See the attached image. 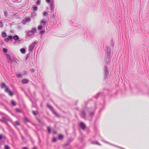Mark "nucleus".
Masks as SVG:
<instances>
[{
  "label": "nucleus",
  "mask_w": 149,
  "mask_h": 149,
  "mask_svg": "<svg viewBox=\"0 0 149 149\" xmlns=\"http://www.w3.org/2000/svg\"><path fill=\"white\" fill-rule=\"evenodd\" d=\"M65 149H71L72 147L71 146H66L64 147Z\"/></svg>",
  "instance_id": "43"
},
{
  "label": "nucleus",
  "mask_w": 149,
  "mask_h": 149,
  "mask_svg": "<svg viewBox=\"0 0 149 149\" xmlns=\"http://www.w3.org/2000/svg\"><path fill=\"white\" fill-rule=\"evenodd\" d=\"M46 1L48 3H51V0H46Z\"/></svg>",
  "instance_id": "53"
},
{
  "label": "nucleus",
  "mask_w": 149,
  "mask_h": 149,
  "mask_svg": "<svg viewBox=\"0 0 149 149\" xmlns=\"http://www.w3.org/2000/svg\"><path fill=\"white\" fill-rule=\"evenodd\" d=\"M13 38L15 41H20V40H19V37L17 35L14 36H13L11 35L8 36V38H5L4 39V40L5 42H8L9 41V40L12 41ZM21 40H20V41Z\"/></svg>",
  "instance_id": "2"
},
{
  "label": "nucleus",
  "mask_w": 149,
  "mask_h": 149,
  "mask_svg": "<svg viewBox=\"0 0 149 149\" xmlns=\"http://www.w3.org/2000/svg\"><path fill=\"white\" fill-rule=\"evenodd\" d=\"M99 96H102L104 97V92H99L97 93L96 95L93 96V97L97 99Z\"/></svg>",
  "instance_id": "9"
},
{
  "label": "nucleus",
  "mask_w": 149,
  "mask_h": 149,
  "mask_svg": "<svg viewBox=\"0 0 149 149\" xmlns=\"http://www.w3.org/2000/svg\"><path fill=\"white\" fill-rule=\"evenodd\" d=\"M54 1H52L50 3V8L51 11H54Z\"/></svg>",
  "instance_id": "11"
},
{
  "label": "nucleus",
  "mask_w": 149,
  "mask_h": 149,
  "mask_svg": "<svg viewBox=\"0 0 149 149\" xmlns=\"http://www.w3.org/2000/svg\"><path fill=\"white\" fill-rule=\"evenodd\" d=\"M6 136H3L2 134H0V140L3 139H5Z\"/></svg>",
  "instance_id": "44"
},
{
  "label": "nucleus",
  "mask_w": 149,
  "mask_h": 149,
  "mask_svg": "<svg viewBox=\"0 0 149 149\" xmlns=\"http://www.w3.org/2000/svg\"><path fill=\"white\" fill-rule=\"evenodd\" d=\"M13 124L14 126L17 129V126H19L20 125V124L19 122L18 121H16L13 123Z\"/></svg>",
  "instance_id": "15"
},
{
  "label": "nucleus",
  "mask_w": 149,
  "mask_h": 149,
  "mask_svg": "<svg viewBox=\"0 0 149 149\" xmlns=\"http://www.w3.org/2000/svg\"><path fill=\"white\" fill-rule=\"evenodd\" d=\"M88 101H85L84 102L85 104L86 105L88 104Z\"/></svg>",
  "instance_id": "57"
},
{
  "label": "nucleus",
  "mask_w": 149,
  "mask_h": 149,
  "mask_svg": "<svg viewBox=\"0 0 149 149\" xmlns=\"http://www.w3.org/2000/svg\"><path fill=\"white\" fill-rule=\"evenodd\" d=\"M72 139H69L66 141V142L64 144V147L66 146H70L69 145L70 143L72 141Z\"/></svg>",
  "instance_id": "12"
},
{
  "label": "nucleus",
  "mask_w": 149,
  "mask_h": 149,
  "mask_svg": "<svg viewBox=\"0 0 149 149\" xmlns=\"http://www.w3.org/2000/svg\"><path fill=\"white\" fill-rule=\"evenodd\" d=\"M28 58V57L26 56L25 58V60L26 61L27 60Z\"/></svg>",
  "instance_id": "58"
},
{
  "label": "nucleus",
  "mask_w": 149,
  "mask_h": 149,
  "mask_svg": "<svg viewBox=\"0 0 149 149\" xmlns=\"http://www.w3.org/2000/svg\"><path fill=\"white\" fill-rule=\"evenodd\" d=\"M24 121L25 123L29 122V120L26 117H25L24 119Z\"/></svg>",
  "instance_id": "39"
},
{
  "label": "nucleus",
  "mask_w": 149,
  "mask_h": 149,
  "mask_svg": "<svg viewBox=\"0 0 149 149\" xmlns=\"http://www.w3.org/2000/svg\"><path fill=\"white\" fill-rule=\"evenodd\" d=\"M37 14L35 12H32L31 13V18H33L36 16Z\"/></svg>",
  "instance_id": "22"
},
{
  "label": "nucleus",
  "mask_w": 149,
  "mask_h": 149,
  "mask_svg": "<svg viewBox=\"0 0 149 149\" xmlns=\"http://www.w3.org/2000/svg\"><path fill=\"white\" fill-rule=\"evenodd\" d=\"M33 94L35 96V97H36V93H35V92H33Z\"/></svg>",
  "instance_id": "62"
},
{
  "label": "nucleus",
  "mask_w": 149,
  "mask_h": 149,
  "mask_svg": "<svg viewBox=\"0 0 149 149\" xmlns=\"http://www.w3.org/2000/svg\"><path fill=\"white\" fill-rule=\"evenodd\" d=\"M95 108L94 110V111L91 112H90L89 113V116L90 117H93L94 116V113L95 112Z\"/></svg>",
  "instance_id": "24"
},
{
  "label": "nucleus",
  "mask_w": 149,
  "mask_h": 149,
  "mask_svg": "<svg viewBox=\"0 0 149 149\" xmlns=\"http://www.w3.org/2000/svg\"><path fill=\"white\" fill-rule=\"evenodd\" d=\"M5 149H10L8 145H6L4 147Z\"/></svg>",
  "instance_id": "51"
},
{
  "label": "nucleus",
  "mask_w": 149,
  "mask_h": 149,
  "mask_svg": "<svg viewBox=\"0 0 149 149\" xmlns=\"http://www.w3.org/2000/svg\"><path fill=\"white\" fill-rule=\"evenodd\" d=\"M31 71L32 73H34V70L33 69H32L31 70Z\"/></svg>",
  "instance_id": "54"
},
{
  "label": "nucleus",
  "mask_w": 149,
  "mask_h": 149,
  "mask_svg": "<svg viewBox=\"0 0 149 149\" xmlns=\"http://www.w3.org/2000/svg\"><path fill=\"white\" fill-rule=\"evenodd\" d=\"M36 119L40 125L42 126H43L45 125V123L43 121H41L39 118H37Z\"/></svg>",
  "instance_id": "16"
},
{
  "label": "nucleus",
  "mask_w": 149,
  "mask_h": 149,
  "mask_svg": "<svg viewBox=\"0 0 149 149\" xmlns=\"http://www.w3.org/2000/svg\"><path fill=\"white\" fill-rule=\"evenodd\" d=\"M107 51L105 52V61L107 64H109L110 63L111 58L113 55V53H111V48L108 46L106 47Z\"/></svg>",
  "instance_id": "1"
},
{
  "label": "nucleus",
  "mask_w": 149,
  "mask_h": 149,
  "mask_svg": "<svg viewBox=\"0 0 149 149\" xmlns=\"http://www.w3.org/2000/svg\"><path fill=\"white\" fill-rule=\"evenodd\" d=\"M0 121L3 123H6L7 122V120L6 118L3 117L0 119Z\"/></svg>",
  "instance_id": "20"
},
{
  "label": "nucleus",
  "mask_w": 149,
  "mask_h": 149,
  "mask_svg": "<svg viewBox=\"0 0 149 149\" xmlns=\"http://www.w3.org/2000/svg\"><path fill=\"white\" fill-rule=\"evenodd\" d=\"M53 133L54 134H56V133H57V132L56 131V130H54L53 131Z\"/></svg>",
  "instance_id": "59"
},
{
  "label": "nucleus",
  "mask_w": 149,
  "mask_h": 149,
  "mask_svg": "<svg viewBox=\"0 0 149 149\" xmlns=\"http://www.w3.org/2000/svg\"><path fill=\"white\" fill-rule=\"evenodd\" d=\"M21 81L22 84H26L29 83V81L26 79H24L22 80Z\"/></svg>",
  "instance_id": "18"
},
{
  "label": "nucleus",
  "mask_w": 149,
  "mask_h": 149,
  "mask_svg": "<svg viewBox=\"0 0 149 149\" xmlns=\"http://www.w3.org/2000/svg\"><path fill=\"white\" fill-rule=\"evenodd\" d=\"M22 149H28V148L26 147H24L22 148Z\"/></svg>",
  "instance_id": "60"
},
{
  "label": "nucleus",
  "mask_w": 149,
  "mask_h": 149,
  "mask_svg": "<svg viewBox=\"0 0 149 149\" xmlns=\"http://www.w3.org/2000/svg\"><path fill=\"white\" fill-rule=\"evenodd\" d=\"M57 140V139L56 138L54 137L52 141L53 142H55Z\"/></svg>",
  "instance_id": "52"
},
{
  "label": "nucleus",
  "mask_w": 149,
  "mask_h": 149,
  "mask_svg": "<svg viewBox=\"0 0 149 149\" xmlns=\"http://www.w3.org/2000/svg\"><path fill=\"white\" fill-rule=\"evenodd\" d=\"M36 28H34L32 29L31 30L26 31L25 32L26 33L25 37H29L33 35L36 33Z\"/></svg>",
  "instance_id": "4"
},
{
  "label": "nucleus",
  "mask_w": 149,
  "mask_h": 149,
  "mask_svg": "<svg viewBox=\"0 0 149 149\" xmlns=\"http://www.w3.org/2000/svg\"><path fill=\"white\" fill-rule=\"evenodd\" d=\"M3 114V113L1 112L0 111V115H1Z\"/></svg>",
  "instance_id": "64"
},
{
  "label": "nucleus",
  "mask_w": 149,
  "mask_h": 149,
  "mask_svg": "<svg viewBox=\"0 0 149 149\" xmlns=\"http://www.w3.org/2000/svg\"><path fill=\"white\" fill-rule=\"evenodd\" d=\"M42 28L43 26L41 25H40L38 26V29L39 30H41L42 29Z\"/></svg>",
  "instance_id": "40"
},
{
  "label": "nucleus",
  "mask_w": 149,
  "mask_h": 149,
  "mask_svg": "<svg viewBox=\"0 0 149 149\" xmlns=\"http://www.w3.org/2000/svg\"><path fill=\"white\" fill-rule=\"evenodd\" d=\"M14 1H13V2L14 3H20L21 2V0H14Z\"/></svg>",
  "instance_id": "46"
},
{
  "label": "nucleus",
  "mask_w": 149,
  "mask_h": 149,
  "mask_svg": "<svg viewBox=\"0 0 149 149\" xmlns=\"http://www.w3.org/2000/svg\"><path fill=\"white\" fill-rule=\"evenodd\" d=\"M42 14L43 17L46 16L48 15L47 13L45 11H43Z\"/></svg>",
  "instance_id": "37"
},
{
  "label": "nucleus",
  "mask_w": 149,
  "mask_h": 149,
  "mask_svg": "<svg viewBox=\"0 0 149 149\" xmlns=\"http://www.w3.org/2000/svg\"><path fill=\"white\" fill-rule=\"evenodd\" d=\"M30 53L29 52V53H28L26 54V56L29 57L30 56Z\"/></svg>",
  "instance_id": "55"
},
{
  "label": "nucleus",
  "mask_w": 149,
  "mask_h": 149,
  "mask_svg": "<svg viewBox=\"0 0 149 149\" xmlns=\"http://www.w3.org/2000/svg\"><path fill=\"white\" fill-rule=\"evenodd\" d=\"M101 140H102V141H103V142H105V143H108V144H110V145H113V146H115V147H117V146H116V145H113V144H111L110 143H109V142H107V141H104V139H102Z\"/></svg>",
  "instance_id": "30"
},
{
  "label": "nucleus",
  "mask_w": 149,
  "mask_h": 149,
  "mask_svg": "<svg viewBox=\"0 0 149 149\" xmlns=\"http://www.w3.org/2000/svg\"><path fill=\"white\" fill-rule=\"evenodd\" d=\"M69 22L70 24L72 26H77V23L76 20H72L70 19L69 20Z\"/></svg>",
  "instance_id": "10"
},
{
  "label": "nucleus",
  "mask_w": 149,
  "mask_h": 149,
  "mask_svg": "<svg viewBox=\"0 0 149 149\" xmlns=\"http://www.w3.org/2000/svg\"><path fill=\"white\" fill-rule=\"evenodd\" d=\"M4 91L5 92L7 93L9 96H12L13 95V92L9 90L8 87H6V88H5Z\"/></svg>",
  "instance_id": "8"
},
{
  "label": "nucleus",
  "mask_w": 149,
  "mask_h": 149,
  "mask_svg": "<svg viewBox=\"0 0 149 149\" xmlns=\"http://www.w3.org/2000/svg\"><path fill=\"white\" fill-rule=\"evenodd\" d=\"M41 3V1L40 0H38L36 3V5L39 6L40 5Z\"/></svg>",
  "instance_id": "38"
},
{
  "label": "nucleus",
  "mask_w": 149,
  "mask_h": 149,
  "mask_svg": "<svg viewBox=\"0 0 149 149\" xmlns=\"http://www.w3.org/2000/svg\"><path fill=\"white\" fill-rule=\"evenodd\" d=\"M20 51L21 52L22 54H25L26 52V49L24 48L21 49Z\"/></svg>",
  "instance_id": "26"
},
{
  "label": "nucleus",
  "mask_w": 149,
  "mask_h": 149,
  "mask_svg": "<svg viewBox=\"0 0 149 149\" xmlns=\"http://www.w3.org/2000/svg\"><path fill=\"white\" fill-rule=\"evenodd\" d=\"M109 74V70L107 66L106 65H104L103 69L104 79L105 80Z\"/></svg>",
  "instance_id": "5"
},
{
  "label": "nucleus",
  "mask_w": 149,
  "mask_h": 149,
  "mask_svg": "<svg viewBox=\"0 0 149 149\" xmlns=\"http://www.w3.org/2000/svg\"><path fill=\"white\" fill-rule=\"evenodd\" d=\"M15 111L19 113L22 112L21 110L19 109H18L17 108H16L15 109Z\"/></svg>",
  "instance_id": "36"
},
{
  "label": "nucleus",
  "mask_w": 149,
  "mask_h": 149,
  "mask_svg": "<svg viewBox=\"0 0 149 149\" xmlns=\"http://www.w3.org/2000/svg\"><path fill=\"white\" fill-rule=\"evenodd\" d=\"M63 137V135L62 134H59L58 135V138L60 140L62 139Z\"/></svg>",
  "instance_id": "29"
},
{
  "label": "nucleus",
  "mask_w": 149,
  "mask_h": 149,
  "mask_svg": "<svg viewBox=\"0 0 149 149\" xmlns=\"http://www.w3.org/2000/svg\"><path fill=\"white\" fill-rule=\"evenodd\" d=\"M6 56L7 58L9 60V63H14L15 64H17V59L14 56L11 57L10 55L8 54H6Z\"/></svg>",
  "instance_id": "3"
},
{
  "label": "nucleus",
  "mask_w": 149,
  "mask_h": 149,
  "mask_svg": "<svg viewBox=\"0 0 149 149\" xmlns=\"http://www.w3.org/2000/svg\"><path fill=\"white\" fill-rule=\"evenodd\" d=\"M31 101L32 103V106L33 107L37 108V105L36 102H33L31 100Z\"/></svg>",
  "instance_id": "27"
},
{
  "label": "nucleus",
  "mask_w": 149,
  "mask_h": 149,
  "mask_svg": "<svg viewBox=\"0 0 149 149\" xmlns=\"http://www.w3.org/2000/svg\"><path fill=\"white\" fill-rule=\"evenodd\" d=\"M11 104L13 106H15L16 105V103L14 100H12L11 101Z\"/></svg>",
  "instance_id": "33"
},
{
  "label": "nucleus",
  "mask_w": 149,
  "mask_h": 149,
  "mask_svg": "<svg viewBox=\"0 0 149 149\" xmlns=\"http://www.w3.org/2000/svg\"><path fill=\"white\" fill-rule=\"evenodd\" d=\"M27 22H26L25 19H23L22 21V23L23 24H26Z\"/></svg>",
  "instance_id": "42"
},
{
  "label": "nucleus",
  "mask_w": 149,
  "mask_h": 149,
  "mask_svg": "<svg viewBox=\"0 0 149 149\" xmlns=\"http://www.w3.org/2000/svg\"><path fill=\"white\" fill-rule=\"evenodd\" d=\"M46 24V21L44 20H42L40 22V24L41 25H45Z\"/></svg>",
  "instance_id": "31"
},
{
  "label": "nucleus",
  "mask_w": 149,
  "mask_h": 149,
  "mask_svg": "<svg viewBox=\"0 0 149 149\" xmlns=\"http://www.w3.org/2000/svg\"><path fill=\"white\" fill-rule=\"evenodd\" d=\"M32 113L35 116H36L38 114V112L37 111H32Z\"/></svg>",
  "instance_id": "34"
},
{
  "label": "nucleus",
  "mask_w": 149,
  "mask_h": 149,
  "mask_svg": "<svg viewBox=\"0 0 149 149\" xmlns=\"http://www.w3.org/2000/svg\"><path fill=\"white\" fill-rule=\"evenodd\" d=\"M82 117L83 118H86V114L84 110H82L81 111Z\"/></svg>",
  "instance_id": "19"
},
{
  "label": "nucleus",
  "mask_w": 149,
  "mask_h": 149,
  "mask_svg": "<svg viewBox=\"0 0 149 149\" xmlns=\"http://www.w3.org/2000/svg\"><path fill=\"white\" fill-rule=\"evenodd\" d=\"M3 23L0 20V28H2L3 27Z\"/></svg>",
  "instance_id": "41"
},
{
  "label": "nucleus",
  "mask_w": 149,
  "mask_h": 149,
  "mask_svg": "<svg viewBox=\"0 0 149 149\" xmlns=\"http://www.w3.org/2000/svg\"><path fill=\"white\" fill-rule=\"evenodd\" d=\"M47 107L52 112V113L55 115V116L57 117H59V116L58 113L54 110L53 107L51 105L48 104H47Z\"/></svg>",
  "instance_id": "7"
},
{
  "label": "nucleus",
  "mask_w": 149,
  "mask_h": 149,
  "mask_svg": "<svg viewBox=\"0 0 149 149\" xmlns=\"http://www.w3.org/2000/svg\"><path fill=\"white\" fill-rule=\"evenodd\" d=\"M54 11H51L50 13V17L51 18L53 19L55 18L56 15L54 13Z\"/></svg>",
  "instance_id": "14"
},
{
  "label": "nucleus",
  "mask_w": 149,
  "mask_h": 149,
  "mask_svg": "<svg viewBox=\"0 0 149 149\" xmlns=\"http://www.w3.org/2000/svg\"><path fill=\"white\" fill-rule=\"evenodd\" d=\"M103 109H100L99 111V112H101L102 111Z\"/></svg>",
  "instance_id": "61"
},
{
  "label": "nucleus",
  "mask_w": 149,
  "mask_h": 149,
  "mask_svg": "<svg viewBox=\"0 0 149 149\" xmlns=\"http://www.w3.org/2000/svg\"><path fill=\"white\" fill-rule=\"evenodd\" d=\"M28 73V72L27 71H24L22 73V76L26 74H27Z\"/></svg>",
  "instance_id": "48"
},
{
  "label": "nucleus",
  "mask_w": 149,
  "mask_h": 149,
  "mask_svg": "<svg viewBox=\"0 0 149 149\" xmlns=\"http://www.w3.org/2000/svg\"><path fill=\"white\" fill-rule=\"evenodd\" d=\"M79 127L82 129L84 130L86 128V126L84 123L81 122L79 123Z\"/></svg>",
  "instance_id": "13"
},
{
  "label": "nucleus",
  "mask_w": 149,
  "mask_h": 149,
  "mask_svg": "<svg viewBox=\"0 0 149 149\" xmlns=\"http://www.w3.org/2000/svg\"><path fill=\"white\" fill-rule=\"evenodd\" d=\"M21 138H22V140L24 141V139H25L24 137L23 136H22V135H21Z\"/></svg>",
  "instance_id": "56"
},
{
  "label": "nucleus",
  "mask_w": 149,
  "mask_h": 149,
  "mask_svg": "<svg viewBox=\"0 0 149 149\" xmlns=\"http://www.w3.org/2000/svg\"><path fill=\"white\" fill-rule=\"evenodd\" d=\"M91 144H97V145H100V146L101 145V144L97 141H91Z\"/></svg>",
  "instance_id": "23"
},
{
  "label": "nucleus",
  "mask_w": 149,
  "mask_h": 149,
  "mask_svg": "<svg viewBox=\"0 0 149 149\" xmlns=\"http://www.w3.org/2000/svg\"><path fill=\"white\" fill-rule=\"evenodd\" d=\"M103 91L106 90L107 92H110V91H111V90L108 88H104L103 89Z\"/></svg>",
  "instance_id": "50"
},
{
  "label": "nucleus",
  "mask_w": 149,
  "mask_h": 149,
  "mask_svg": "<svg viewBox=\"0 0 149 149\" xmlns=\"http://www.w3.org/2000/svg\"><path fill=\"white\" fill-rule=\"evenodd\" d=\"M45 30H42L40 32V35L41 36H42V35L45 33Z\"/></svg>",
  "instance_id": "28"
},
{
  "label": "nucleus",
  "mask_w": 149,
  "mask_h": 149,
  "mask_svg": "<svg viewBox=\"0 0 149 149\" xmlns=\"http://www.w3.org/2000/svg\"><path fill=\"white\" fill-rule=\"evenodd\" d=\"M37 42H36L31 43L29 45L28 48V51L31 53L34 49V47Z\"/></svg>",
  "instance_id": "6"
},
{
  "label": "nucleus",
  "mask_w": 149,
  "mask_h": 149,
  "mask_svg": "<svg viewBox=\"0 0 149 149\" xmlns=\"http://www.w3.org/2000/svg\"><path fill=\"white\" fill-rule=\"evenodd\" d=\"M1 36L2 38H4L7 36V35L5 32H3L1 33Z\"/></svg>",
  "instance_id": "25"
},
{
  "label": "nucleus",
  "mask_w": 149,
  "mask_h": 149,
  "mask_svg": "<svg viewBox=\"0 0 149 149\" xmlns=\"http://www.w3.org/2000/svg\"><path fill=\"white\" fill-rule=\"evenodd\" d=\"M0 86L1 88L2 89H3L4 88H6V87H8V86H6V84H5L3 83L1 84Z\"/></svg>",
  "instance_id": "21"
},
{
  "label": "nucleus",
  "mask_w": 149,
  "mask_h": 149,
  "mask_svg": "<svg viewBox=\"0 0 149 149\" xmlns=\"http://www.w3.org/2000/svg\"><path fill=\"white\" fill-rule=\"evenodd\" d=\"M4 16L5 17H7L8 15V13L7 11H4Z\"/></svg>",
  "instance_id": "49"
},
{
  "label": "nucleus",
  "mask_w": 149,
  "mask_h": 149,
  "mask_svg": "<svg viewBox=\"0 0 149 149\" xmlns=\"http://www.w3.org/2000/svg\"><path fill=\"white\" fill-rule=\"evenodd\" d=\"M38 9V7L35 5H33L31 8V10L34 11L37 10Z\"/></svg>",
  "instance_id": "17"
},
{
  "label": "nucleus",
  "mask_w": 149,
  "mask_h": 149,
  "mask_svg": "<svg viewBox=\"0 0 149 149\" xmlns=\"http://www.w3.org/2000/svg\"><path fill=\"white\" fill-rule=\"evenodd\" d=\"M32 149H37L36 147H34Z\"/></svg>",
  "instance_id": "63"
},
{
  "label": "nucleus",
  "mask_w": 149,
  "mask_h": 149,
  "mask_svg": "<svg viewBox=\"0 0 149 149\" xmlns=\"http://www.w3.org/2000/svg\"><path fill=\"white\" fill-rule=\"evenodd\" d=\"M25 19L27 22H29L31 20V19L30 17L26 18Z\"/></svg>",
  "instance_id": "35"
},
{
  "label": "nucleus",
  "mask_w": 149,
  "mask_h": 149,
  "mask_svg": "<svg viewBox=\"0 0 149 149\" xmlns=\"http://www.w3.org/2000/svg\"><path fill=\"white\" fill-rule=\"evenodd\" d=\"M3 52L5 53H6L7 51H8V50L6 48H3Z\"/></svg>",
  "instance_id": "47"
},
{
  "label": "nucleus",
  "mask_w": 149,
  "mask_h": 149,
  "mask_svg": "<svg viewBox=\"0 0 149 149\" xmlns=\"http://www.w3.org/2000/svg\"><path fill=\"white\" fill-rule=\"evenodd\" d=\"M47 131H48V133H50L51 132V128H50V127H47Z\"/></svg>",
  "instance_id": "45"
},
{
  "label": "nucleus",
  "mask_w": 149,
  "mask_h": 149,
  "mask_svg": "<svg viewBox=\"0 0 149 149\" xmlns=\"http://www.w3.org/2000/svg\"><path fill=\"white\" fill-rule=\"evenodd\" d=\"M16 75L17 77L19 78H22V74H16Z\"/></svg>",
  "instance_id": "32"
}]
</instances>
